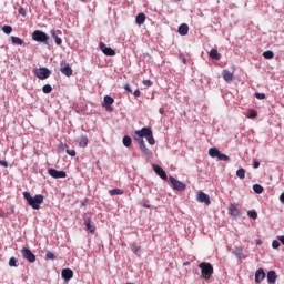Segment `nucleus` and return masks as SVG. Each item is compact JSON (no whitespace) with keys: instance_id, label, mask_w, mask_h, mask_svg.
Instances as JSON below:
<instances>
[{"instance_id":"f257e3e1","label":"nucleus","mask_w":284,"mask_h":284,"mask_svg":"<svg viewBox=\"0 0 284 284\" xmlns=\"http://www.w3.org/2000/svg\"><path fill=\"white\" fill-rule=\"evenodd\" d=\"M22 195H23V199L27 201L28 205L32 207V210H41V205L44 199L43 194H37L32 196L30 192L24 191Z\"/></svg>"},{"instance_id":"f03ea898","label":"nucleus","mask_w":284,"mask_h":284,"mask_svg":"<svg viewBox=\"0 0 284 284\" xmlns=\"http://www.w3.org/2000/svg\"><path fill=\"white\" fill-rule=\"evenodd\" d=\"M134 135L138 139H146L149 145H155L156 141L154 140V135L152 133V128L145 126L142 128L141 130L134 131Z\"/></svg>"},{"instance_id":"7ed1b4c3","label":"nucleus","mask_w":284,"mask_h":284,"mask_svg":"<svg viewBox=\"0 0 284 284\" xmlns=\"http://www.w3.org/2000/svg\"><path fill=\"white\" fill-rule=\"evenodd\" d=\"M32 40L37 43H43V45H50V36L41 30L33 31Z\"/></svg>"},{"instance_id":"20e7f679","label":"nucleus","mask_w":284,"mask_h":284,"mask_svg":"<svg viewBox=\"0 0 284 284\" xmlns=\"http://www.w3.org/2000/svg\"><path fill=\"white\" fill-rule=\"evenodd\" d=\"M199 267H200L202 276H203V278H205V281H209V278H211L212 274H214V266H212L207 262L200 263Z\"/></svg>"},{"instance_id":"39448f33","label":"nucleus","mask_w":284,"mask_h":284,"mask_svg":"<svg viewBox=\"0 0 284 284\" xmlns=\"http://www.w3.org/2000/svg\"><path fill=\"white\" fill-rule=\"evenodd\" d=\"M34 77H37V79H40L41 81H45V79H49V77L52 74V71H50V69L42 67L39 69H34L33 71Z\"/></svg>"},{"instance_id":"423d86ee","label":"nucleus","mask_w":284,"mask_h":284,"mask_svg":"<svg viewBox=\"0 0 284 284\" xmlns=\"http://www.w3.org/2000/svg\"><path fill=\"white\" fill-rule=\"evenodd\" d=\"M209 155L211 156V159H219V161H230V156L221 153V151H219V149L216 148H211L209 150Z\"/></svg>"},{"instance_id":"0eeeda50","label":"nucleus","mask_w":284,"mask_h":284,"mask_svg":"<svg viewBox=\"0 0 284 284\" xmlns=\"http://www.w3.org/2000/svg\"><path fill=\"white\" fill-rule=\"evenodd\" d=\"M169 181L173 187V190H176V192H184V190L187 187L185 183L176 180L174 176H170Z\"/></svg>"},{"instance_id":"6e6552de","label":"nucleus","mask_w":284,"mask_h":284,"mask_svg":"<svg viewBox=\"0 0 284 284\" xmlns=\"http://www.w3.org/2000/svg\"><path fill=\"white\" fill-rule=\"evenodd\" d=\"M134 141L138 142V144L140 145V150L143 154H145V156H152V150L148 149V146L145 145V141L143 139L138 138L136 135L133 136Z\"/></svg>"},{"instance_id":"1a4fd4ad","label":"nucleus","mask_w":284,"mask_h":284,"mask_svg":"<svg viewBox=\"0 0 284 284\" xmlns=\"http://www.w3.org/2000/svg\"><path fill=\"white\" fill-rule=\"evenodd\" d=\"M22 258L28 261L29 263H34L37 261V255L32 253V251L28 247H23L21 250Z\"/></svg>"},{"instance_id":"9d476101","label":"nucleus","mask_w":284,"mask_h":284,"mask_svg":"<svg viewBox=\"0 0 284 284\" xmlns=\"http://www.w3.org/2000/svg\"><path fill=\"white\" fill-rule=\"evenodd\" d=\"M99 48H100L101 52H103V54H105V57H116V51H114V49L105 45V43L100 42Z\"/></svg>"},{"instance_id":"9b49d317","label":"nucleus","mask_w":284,"mask_h":284,"mask_svg":"<svg viewBox=\"0 0 284 284\" xmlns=\"http://www.w3.org/2000/svg\"><path fill=\"white\" fill-rule=\"evenodd\" d=\"M48 174H50L52 179H65L68 176L65 171H59L57 169H49Z\"/></svg>"},{"instance_id":"f8f14e48","label":"nucleus","mask_w":284,"mask_h":284,"mask_svg":"<svg viewBox=\"0 0 284 284\" xmlns=\"http://www.w3.org/2000/svg\"><path fill=\"white\" fill-rule=\"evenodd\" d=\"M152 168H153V171L155 172V174H158V176H160V179H162L163 181H168V173H165V170H163L161 168V165L153 164Z\"/></svg>"},{"instance_id":"ddd939ff","label":"nucleus","mask_w":284,"mask_h":284,"mask_svg":"<svg viewBox=\"0 0 284 284\" xmlns=\"http://www.w3.org/2000/svg\"><path fill=\"white\" fill-rule=\"evenodd\" d=\"M61 276L64 280V283H70V281H72V278L74 277V271H72L71 268H64L61 272Z\"/></svg>"},{"instance_id":"4468645a","label":"nucleus","mask_w":284,"mask_h":284,"mask_svg":"<svg viewBox=\"0 0 284 284\" xmlns=\"http://www.w3.org/2000/svg\"><path fill=\"white\" fill-rule=\"evenodd\" d=\"M113 104H114V98H112L111 95H105L102 106L105 108V110H108V112H112Z\"/></svg>"},{"instance_id":"2eb2a0df","label":"nucleus","mask_w":284,"mask_h":284,"mask_svg":"<svg viewBox=\"0 0 284 284\" xmlns=\"http://www.w3.org/2000/svg\"><path fill=\"white\" fill-rule=\"evenodd\" d=\"M196 201L199 203H205L206 205H211V203H212V201H210V195H207L206 193H203V192L197 193Z\"/></svg>"},{"instance_id":"dca6fc26","label":"nucleus","mask_w":284,"mask_h":284,"mask_svg":"<svg viewBox=\"0 0 284 284\" xmlns=\"http://www.w3.org/2000/svg\"><path fill=\"white\" fill-rule=\"evenodd\" d=\"M60 72L64 74V77H72V67L68 63L61 64Z\"/></svg>"},{"instance_id":"f3484780","label":"nucleus","mask_w":284,"mask_h":284,"mask_svg":"<svg viewBox=\"0 0 284 284\" xmlns=\"http://www.w3.org/2000/svg\"><path fill=\"white\" fill-rule=\"evenodd\" d=\"M265 280V271L263 268H258L255 272V283L261 284Z\"/></svg>"},{"instance_id":"a211bd4d","label":"nucleus","mask_w":284,"mask_h":284,"mask_svg":"<svg viewBox=\"0 0 284 284\" xmlns=\"http://www.w3.org/2000/svg\"><path fill=\"white\" fill-rule=\"evenodd\" d=\"M229 214L236 219V216H241V210H239V207H236V204H230L229 205Z\"/></svg>"},{"instance_id":"6ab92c4d","label":"nucleus","mask_w":284,"mask_h":284,"mask_svg":"<svg viewBox=\"0 0 284 284\" xmlns=\"http://www.w3.org/2000/svg\"><path fill=\"white\" fill-rule=\"evenodd\" d=\"M266 278L268 284H276V278H278V275H276V271H268Z\"/></svg>"},{"instance_id":"aec40b11","label":"nucleus","mask_w":284,"mask_h":284,"mask_svg":"<svg viewBox=\"0 0 284 284\" xmlns=\"http://www.w3.org/2000/svg\"><path fill=\"white\" fill-rule=\"evenodd\" d=\"M222 77L224 81H226V83H232V81H234V74H232V72H230L229 70H223Z\"/></svg>"},{"instance_id":"412c9836","label":"nucleus","mask_w":284,"mask_h":284,"mask_svg":"<svg viewBox=\"0 0 284 284\" xmlns=\"http://www.w3.org/2000/svg\"><path fill=\"white\" fill-rule=\"evenodd\" d=\"M178 32L179 34H181V37H185L187 32H190V27L187 26V23H182L179 27Z\"/></svg>"},{"instance_id":"4be33fe9","label":"nucleus","mask_w":284,"mask_h":284,"mask_svg":"<svg viewBox=\"0 0 284 284\" xmlns=\"http://www.w3.org/2000/svg\"><path fill=\"white\" fill-rule=\"evenodd\" d=\"M84 225H85L88 232H90L91 234H94V231L97 230V227L94 225H92V220H90V217H87L84 220Z\"/></svg>"},{"instance_id":"5701e85b","label":"nucleus","mask_w":284,"mask_h":284,"mask_svg":"<svg viewBox=\"0 0 284 284\" xmlns=\"http://www.w3.org/2000/svg\"><path fill=\"white\" fill-rule=\"evenodd\" d=\"M77 143L79 144L80 148H88V143H89L88 136L82 135L78 138Z\"/></svg>"},{"instance_id":"b1692460","label":"nucleus","mask_w":284,"mask_h":284,"mask_svg":"<svg viewBox=\"0 0 284 284\" xmlns=\"http://www.w3.org/2000/svg\"><path fill=\"white\" fill-rule=\"evenodd\" d=\"M135 23L136 26H143L145 23V13H139L135 17Z\"/></svg>"},{"instance_id":"393cba45","label":"nucleus","mask_w":284,"mask_h":284,"mask_svg":"<svg viewBox=\"0 0 284 284\" xmlns=\"http://www.w3.org/2000/svg\"><path fill=\"white\" fill-rule=\"evenodd\" d=\"M210 57H211V59H215V61L221 60V54H219V50H216V49H211Z\"/></svg>"},{"instance_id":"a878e982","label":"nucleus","mask_w":284,"mask_h":284,"mask_svg":"<svg viewBox=\"0 0 284 284\" xmlns=\"http://www.w3.org/2000/svg\"><path fill=\"white\" fill-rule=\"evenodd\" d=\"M124 148H130L132 145V138L130 135H124L122 139Z\"/></svg>"},{"instance_id":"bb28decb","label":"nucleus","mask_w":284,"mask_h":284,"mask_svg":"<svg viewBox=\"0 0 284 284\" xmlns=\"http://www.w3.org/2000/svg\"><path fill=\"white\" fill-rule=\"evenodd\" d=\"M109 194L110 196H121L124 192L121 189H113L109 191Z\"/></svg>"},{"instance_id":"cd10ccee","label":"nucleus","mask_w":284,"mask_h":284,"mask_svg":"<svg viewBox=\"0 0 284 284\" xmlns=\"http://www.w3.org/2000/svg\"><path fill=\"white\" fill-rule=\"evenodd\" d=\"M11 43H13V45H21L23 43V39L11 36Z\"/></svg>"},{"instance_id":"c85d7f7f","label":"nucleus","mask_w":284,"mask_h":284,"mask_svg":"<svg viewBox=\"0 0 284 284\" xmlns=\"http://www.w3.org/2000/svg\"><path fill=\"white\" fill-rule=\"evenodd\" d=\"M51 37L54 39L57 45H61V43H63V40L59 38V36L57 34V31H52Z\"/></svg>"},{"instance_id":"c756f323","label":"nucleus","mask_w":284,"mask_h":284,"mask_svg":"<svg viewBox=\"0 0 284 284\" xmlns=\"http://www.w3.org/2000/svg\"><path fill=\"white\" fill-rule=\"evenodd\" d=\"M247 216L250 219H253V221H256V219H258V213L254 210H250V211H247Z\"/></svg>"},{"instance_id":"7c9ffc66","label":"nucleus","mask_w":284,"mask_h":284,"mask_svg":"<svg viewBox=\"0 0 284 284\" xmlns=\"http://www.w3.org/2000/svg\"><path fill=\"white\" fill-rule=\"evenodd\" d=\"M253 191L255 192V194H263V186L261 184H254Z\"/></svg>"},{"instance_id":"2f4dec72","label":"nucleus","mask_w":284,"mask_h":284,"mask_svg":"<svg viewBox=\"0 0 284 284\" xmlns=\"http://www.w3.org/2000/svg\"><path fill=\"white\" fill-rule=\"evenodd\" d=\"M9 266L10 267H19V261L17 260V257H11L9 260Z\"/></svg>"},{"instance_id":"473e14b6","label":"nucleus","mask_w":284,"mask_h":284,"mask_svg":"<svg viewBox=\"0 0 284 284\" xmlns=\"http://www.w3.org/2000/svg\"><path fill=\"white\" fill-rule=\"evenodd\" d=\"M42 92H43L44 94H50V92H52V85H50V84H44V85L42 87Z\"/></svg>"},{"instance_id":"72a5a7b5","label":"nucleus","mask_w":284,"mask_h":284,"mask_svg":"<svg viewBox=\"0 0 284 284\" xmlns=\"http://www.w3.org/2000/svg\"><path fill=\"white\" fill-rule=\"evenodd\" d=\"M234 256H236V258H243V250L242 248H235L233 251Z\"/></svg>"},{"instance_id":"f704fd0d","label":"nucleus","mask_w":284,"mask_h":284,"mask_svg":"<svg viewBox=\"0 0 284 284\" xmlns=\"http://www.w3.org/2000/svg\"><path fill=\"white\" fill-rule=\"evenodd\" d=\"M246 116L247 119H256L258 116V113L255 110H250Z\"/></svg>"},{"instance_id":"c9c22d12","label":"nucleus","mask_w":284,"mask_h":284,"mask_svg":"<svg viewBox=\"0 0 284 284\" xmlns=\"http://www.w3.org/2000/svg\"><path fill=\"white\" fill-rule=\"evenodd\" d=\"M2 32H4V34H12V28L6 24L2 27Z\"/></svg>"},{"instance_id":"e433bc0d","label":"nucleus","mask_w":284,"mask_h":284,"mask_svg":"<svg viewBox=\"0 0 284 284\" xmlns=\"http://www.w3.org/2000/svg\"><path fill=\"white\" fill-rule=\"evenodd\" d=\"M236 176H237L239 179H245V169H239V170L236 171Z\"/></svg>"},{"instance_id":"4c0bfd02","label":"nucleus","mask_w":284,"mask_h":284,"mask_svg":"<svg viewBox=\"0 0 284 284\" xmlns=\"http://www.w3.org/2000/svg\"><path fill=\"white\" fill-rule=\"evenodd\" d=\"M263 57L264 59H272L274 57V52L273 51H264L263 52Z\"/></svg>"},{"instance_id":"58836bf2","label":"nucleus","mask_w":284,"mask_h":284,"mask_svg":"<svg viewBox=\"0 0 284 284\" xmlns=\"http://www.w3.org/2000/svg\"><path fill=\"white\" fill-rule=\"evenodd\" d=\"M45 258L48 261H54V258H57V256L54 255V253L48 251L47 254H45Z\"/></svg>"},{"instance_id":"ea45409f","label":"nucleus","mask_w":284,"mask_h":284,"mask_svg":"<svg viewBox=\"0 0 284 284\" xmlns=\"http://www.w3.org/2000/svg\"><path fill=\"white\" fill-rule=\"evenodd\" d=\"M272 247L273 250H278V247H281V242H278V240H274L272 242Z\"/></svg>"},{"instance_id":"a19ab883","label":"nucleus","mask_w":284,"mask_h":284,"mask_svg":"<svg viewBox=\"0 0 284 284\" xmlns=\"http://www.w3.org/2000/svg\"><path fill=\"white\" fill-rule=\"evenodd\" d=\"M143 85H146V88H152V85H153V82H152V80H143Z\"/></svg>"},{"instance_id":"79ce46f5","label":"nucleus","mask_w":284,"mask_h":284,"mask_svg":"<svg viewBox=\"0 0 284 284\" xmlns=\"http://www.w3.org/2000/svg\"><path fill=\"white\" fill-rule=\"evenodd\" d=\"M255 99H258L260 101H263V99H265V93H255Z\"/></svg>"},{"instance_id":"37998d69","label":"nucleus","mask_w":284,"mask_h":284,"mask_svg":"<svg viewBox=\"0 0 284 284\" xmlns=\"http://www.w3.org/2000/svg\"><path fill=\"white\" fill-rule=\"evenodd\" d=\"M132 252H141V246H138L136 244H132L131 246Z\"/></svg>"},{"instance_id":"c03bdc74","label":"nucleus","mask_w":284,"mask_h":284,"mask_svg":"<svg viewBox=\"0 0 284 284\" xmlns=\"http://www.w3.org/2000/svg\"><path fill=\"white\" fill-rule=\"evenodd\" d=\"M253 168H254V170H258V168H261V162H258L257 160H255V161L253 162Z\"/></svg>"},{"instance_id":"a18cd8bd","label":"nucleus","mask_w":284,"mask_h":284,"mask_svg":"<svg viewBox=\"0 0 284 284\" xmlns=\"http://www.w3.org/2000/svg\"><path fill=\"white\" fill-rule=\"evenodd\" d=\"M67 154H69V156H77V151H74V150H67Z\"/></svg>"},{"instance_id":"49530a36","label":"nucleus","mask_w":284,"mask_h":284,"mask_svg":"<svg viewBox=\"0 0 284 284\" xmlns=\"http://www.w3.org/2000/svg\"><path fill=\"white\" fill-rule=\"evenodd\" d=\"M19 14H21V17H26L27 12H26V9L24 8H20L18 10Z\"/></svg>"},{"instance_id":"de8ad7c7","label":"nucleus","mask_w":284,"mask_h":284,"mask_svg":"<svg viewBox=\"0 0 284 284\" xmlns=\"http://www.w3.org/2000/svg\"><path fill=\"white\" fill-rule=\"evenodd\" d=\"M124 90H125L126 92H132V87H131L130 84H125V85H124Z\"/></svg>"},{"instance_id":"09e8293b","label":"nucleus","mask_w":284,"mask_h":284,"mask_svg":"<svg viewBox=\"0 0 284 284\" xmlns=\"http://www.w3.org/2000/svg\"><path fill=\"white\" fill-rule=\"evenodd\" d=\"M133 95H134L135 98L141 97V91H140L139 89H136V90L133 92Z\"/></svg>"},{"instance_id":"8fccbe9b","label":"nucleus","mask_w":284,"mask_h":284,"mask_svg":"<svg viewBox=\"0 0 284 284\" xmlns=\"http://www.w3.org/2000/svg\"><path fill=\"white\" fill-rule=\"evenodd\" d=\"M0 165H2V168H8V162L6 160H0Z\"/></svg>"},{"instance_id":"3c124183","label":"nucleus","mask_w":284,"mask_h":284,"mask_svg":"<svg viewBox=\"0 0 284 284\" xmlns=\"http://www.w3.org/2000/svg\"><path fill=\"white\" fill-rule=\"evenodd\" d=\"M277 239H278L280 243H282V245H284V235H281Z\"/></svg>"},{"instance_id":"603ef678","label":"nucleus","mask_w":284,"mask_h":284,"mask_svg":"<svg viewBox=\"0 0 284 284\" xmlns=\"http://www.w3.org/2000/svg\"><path fill=\"white\" fill-rule=\"evenodd\" d=\"M280 202L284 205V192L280 195Z\"/></svg>"},{"instance_id":"864d4df0","label":"nucleus","mask_w":284,"mask_h":284,"mask_svg":"<svg viewBox=\"0 0 284 284\" xmlns=\"http://www.w3.org/2000/svg\"><path fill=\"white\" fill-rule=\"evenodd\" d=\"M59 149H60V150H65V145H64L63 143H61V144L59 145Z\"/></svg>"},{"instance_id":"5fc2aeb1","label":"nucleus","mask_w":284,"mask_h":284,"mask_svg":"<svg viewBox=\"0 0 284 284\" xmlns=\"http://www.w3.org/2000/svg\"><path fill=\"white\" fill-rule=\"evenodd\" d=\"M143 207L149 209V207H150V204H143Z\"/></svg>"},{"instance_id":"6e6d98bb","label":"nucleus","mask_w":284,"mask_h":284,"mask_svg":"<svg viewBox=\"0 0 284 284\" xmlns=\"http://www.w3.org/2000/svg\"><path fill=\"white\" fill-rule=\"evenodd\" d=\"M186 61H187V60H185V58H182V62H183V63H186Z\"/></svg>"},{"instance_id":"4d7b16f0","label":"nucleus","mask_w":284,"mask_h":284,"mask_svg":"<svg viewBox=\"0 0 284 284\" xmlns=\"http://www.w3.org/2000/svg\"><path fill=\"white\" fill-rule=\"evenodd\" d=\"M261 243H262L261 240H258V241H257V245H261Z\"/></svg>"}]
</instances>
